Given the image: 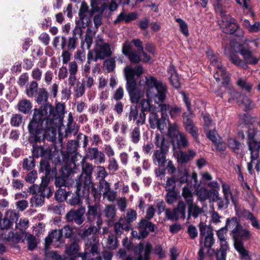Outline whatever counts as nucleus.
<instances>
[{
  "mask_svg": "<svg viewBox=\"0 0 260 260\" xmlns=\"http://www.w3.org/2000/svg\"><path fill=\"white\" fill-rule=\"evenodd\" d=\"M156 142L155 144L157 146L159 145L160 149L158 150H155L152 156V159L154 164L157 163L159 167H164L165 163L166 162V154L169 150V146L165 144V139L160 136L158 134H156L155 136Z\"/></svg>",
  "mask_w": 260,
  "mask_h": 260,
  "instance_id": "nucleus-8",
  "label": "nucleus"
},
{
  "mask_svg": "<svg viewBox=\"0 0 260 260\" xmlns=\"http://www.w3.org/2000/svg\"><path fill=\"white\" fill-rule=\"evenodd\" d=\"M87 227V225L83 228L81 226L78 231L79 236L83 240H86L89 236H94L98 231V228L94 226H90L86 228Z\"/></svg>",
  "mask_w": 260,
  "mask_h": 260,
  "instance_id": "nucleus-34",
  "label": "nucleus"
},
{
  "mask_svg": "<svg viewBox=\"0 0 260 260\" xmlns=\"http://www.w3.org/2000/svg\"><path fill=\"white\" fill-rule=\"evenodd\" d=\"M65 105L58 103L55 107L48 102L34 109L28 130H61L63 125Z\"/></svg>",
  "mask_w": 260,
  "mask_h": 260,
  "instance_id": "nucleus-1",
  "label": "nucleus"
},
{
  "mask_svg": "<svg viewBox=\"0 0 260 260\" xmlns=\"http://www.w3.org/2000/svg\"><path fill=\"white\" fill-rule=\"evenodd\" d=\"M186 205L185 202L179 201L177 207L172 210L167 209L166 217L168 219L178 220L179 219H185L186 216Z\"/></svg>",
  "mask_w": 260,
  "mask_h": 260,
  "instance_id": "nucleus-13",
  "label": "nucleus"
},
{
  "mask_svg": "<svg viewBox=\"0 0 260 260\" xmlns=\"http://www.w3.org/2000/svg\"><path fill=\"white\" fill-rule=\"evenodd\" d=\"M48 160L46 159L40 161V169L42 171H45L47 175L50 176L51 174L52 169H51Z\"/></svg>",
  "mask_w": 260,
  "mask_h": 260,
  "instance_id": "nucleus-62",
  "label": "nucleus"
},
{
  "mask_svg": "<svg viewBox=\"0 0 260 260\" xmlns=\"http://www.w3.org/2000/svg\"><path fill=\"white\" fill-rule=\"evenodd\" d=\"M38 84L37 81H31L29 85L26 86L25 93L29 98L35 96L38 91Z\"/></svg>",
  "mask_w": 260,
  "mask_h": 260,
  "instance_id": "nucleus-42",
  "label": "nucleus"
},
{
  "mask_svg": "<svg viewBox=\"0 0 260 260\" xmlns=\"http://www.w3.org/2000/svg\"><path fill=\"white\" fill-rule=\"evenodd\" d=\"M252 101L247 96L243 94L241 100L238 101V105H244L245 107V110H248L252 107Z\"/></svg>",
  "mask_w": 260,
  "mask_h": 260,
  "instance_id": "nucleus-60",
  "label": "nucleus"
},
{
  "mask_svg": "<svg viewBox=\"0 0 260 260\" xmlns=\"http://www.w3.org/2000/svg\"><path fill=\"white\" fill-rule=\"evenodd\" d=\"M194 115L192 111L184 112L182 114L183 123L185 130H196L193 119Z\"/></svg>",
  "mask_w": 260,
  "mask_h": 260,
  "instance_id": "nucleus-30",
  "label": "nucleus"
},
{
  "mask_svg": "<svg viewBox=\"0 0 260 260\" xmlns=\"http://www.w3.org/2000/svg\"><path fill=\"white\" fill-rule=\"evenodd\" d=\"M110 185L107 181H99L97 188L92 182V187L89 190H83V194L87 200H89L90 196H92L95 202L99 201L101 198L102 192L109 190Z\"/></svg>",
  "mask_w": 260,
  "mask_h": 260,
  "instance_id": "nucleus-11",
  "label": "nucleus"
},
{
  "mask_svg": "<svg viewBox=\"0 0 260 260\" xmlns=\"http://www.w3.org/2000/svg\"><path fill=\"white\" fill-rule=\"evenodd\" d=\"M153 99H149L147 98V99H143L141 100L140 104L141 106V110L142 111L146 112H153L155 109V107L151 104V102Z\"/></svg>",
  "mask_w": 260,
  "mask_h": 260,
  "instance_id": "nucleus-47",
  "label": "nucleus"
},
{
  "mask_svg": "<svg viewBox=\"0 0 260 260\" xmlns=\"http://www.w3.org/2000/svg\"><path fill=\"white\" fill-rule=\"evenodd\" d=\"M130 229L129 223L125 222L124 221H123L122 223L118 222L114 224V232L117 236H120L123 234L124 231H128Z\"/></svg>",
  "mask_w": 260,
  "mask_h": 260,
  "instance_id": "nucleus-38",
  "label": "nucleus"
},
{
  "mask_svg": "<svg viewBox=\"0 0 260 260\" xmlns=\"http://www.w3.org/2000/svg\"><path fill=\"white\" fill-rule=\"evenodd\" d=\"M104 213L106 218L109 220H112L116 216V209L115 206L114 205H107Z\"/></svg>",
  "mask_w": 260,
  "mask_h": 260,
  "instance_id": "nucleus-45",
  "label": "nucleus"
},
{
  "mask_svg": "<svg viewBox=\"0 0 260 260\" xmlns=\"http://www.w3.org/2000/svg\"><path fill=\"white\" fill-rule=\"evenodd\" d=\"M16 216V214L15 213L11 212L10 215V219H8L7 217H5L3 220L1 219L0 221V228L2 230H6L10 228V226L12 224L14 220V218L13 217H15Z\"/></svg>",
  "mask_w": 260,
  "mask_h": 260,
  "instance_id": "nucleus-43",
  "label": "nucleus"
},
{
  "mask_svg": "<svg viewBox=\"0 0 260 260\" xmlns=\"http://www.w3.org/2000/svg\"><path fill=\"white\" fill-rule=\"evenodd\" d=\"M211 254H207L211 258H215L216 260H225L226 252L218 249L215 250L212 249Z\"/></svg>",
  "mask_w": 260,
  "mask_h": 260,
  "instance_id": "nucleus-46",
  "label": "nucleus"
},
{
  "mask_svg": "<svg viewBox=\"0 0 260 260\" xmlns=\"http://www.w3.org/2000/svg\"><path fill=\"white\" fill-rule=\"evenodd\" d=\"M77 167H73L69 165L64 166L58 173L56 167L52 168L50 178H54V184L56 187L60 188L66 186L67 180L70 176L77 172Z\"/></svg>",
  "mask_w": 260,
  "mask_h": 260,
  "instance_id": "nucleus-7",
  "label": "nucleus"
},
{
  "mask_svg": "<svg viewBox=\"0 0 260 260\" xmlns=\"http://www.w3.org/2000/svg\"><path fill=\"white\" fill-rule=\"evenodd\" d=\"M88 210L86 214L88 221L91 223L94 224L95 222L98 226H101L102 220L101 212L98 211V204L95 203L94 205H90L88 201Z\"/></svg>",
  "mask_w": 260,
  "mask_h": 260,
  "instance_id": "nucleus-17",
  "label": "nucleus"
},
{
  "mask_svg": "<svg viewBox=\"0 0 260 260\" xmlns=\"http://www.w3.org/2000/svg\"><path fill=\"white\" fill-rule=\"evenodd\" d=\"M222 189L224 199L225 201V204L226 205V208L230 203V199L231 200L233 204L236 206L237 201L231 191L230 185L226 183H222Z\"/></svg>",
  "mask_w": 260,
  "mask_h": 260,
  "instance_id": "nucleus-31",
  "label": "nucleus"
},
{
  "mask_svg": "<svg viewBox=\"0 0 260 260\" xmlns=\"http://www.w3.org/2000/svg\"><path fill=\"white\" fill-rule=\"evenodd\" d=\"M139 239L146 238L149 232H154L155 225L149 221V219L142 218L138 223Z\"/></svg>",
  "mask_w": 260,
  "mask_h": 260,
  "instance_id": "nucleus-19",
  "label": "nucleus"
},
{
  "mask_svg": "<svg viewBox=\"0 0 260 260\" xmlns=\"http://www.w3.org/2000/svg\"><path fill=\"white\" fill-rule=\"evenodd\" d=\"M176 21L179 24L180 31L186 37L189 35L188 25L187 23L181 18L176 19Z\"/></svg>",
  "mask_w": 260,
  "mask_h": 260,
  "instance_id": "nucleus-57",
  "label": "nucleus"
},
{
  "mask_svg": "<svg viewBox=\"0 0 260 260\" xmlns=\"http://www.w3.org/2000/svg\"><path fill=\"white\" fill-rule=\"evenodd\" d=\"M221 27L224 33L233 35L238 38H242L244 36V31L236 23V20L230 16H222Z\"/></svg>",
  "mask_w": 260,
  "mask_h": 260,
  "instance_id": "nucleus-9",
  "label": "nucleus"
},
{
  "mask_svg": "<svg viewBox=\"0 0 260 260\" xmlns=\"http://www.w3.org/2000/svg\"><path fill=\"white\" fill-rule=\"evenodd\" d=\"M236 250L239 253L242 260H251V256L249 254L248 251L245 249L244 246L237 247L235 248Z\"/></svg>",
  "mask_w": 260,
  "mask_h": 260,
  "instance_id": "nucleus-59",
  "label": "nucleus"
},
{
  "mask_svg": "<svg viewBox=\"0 0 260 260\" xmlns=\"http://www.w3.org/2000/svg\"><path fill=\"white\" fill-rule=\"evenodd\" d=\"M230 98L228 99L229 103H232L233 101H236L238 104V101L241 99L243 94L237 92L234 88H230L228 91Z\"/></svg>",
  "mask_w": 260,
  "mask_h": 260,
  "instance_id": "nucleus-51",
  "label": "nucleus"
},
{
  "mask_svg": "<svg viewBox=\"0 0 260 260\" xmlns=\"http://www.w3.org/2000/svg\"><path fill=\"white\" fill-rule=\"evenodd\" d=\"M144 88L148 99H153L156 104L165 102L168 91L167 87L161 81L157 80L152 76L145 77Z\"/></svg>",
  "mask_w": 260,
  "mask_h": 260,
  "instance_id": "nucleus-4",
  "label": "nucleus"
},
{
  "mask_svg": "<svg viewBox=\"0 0 260 260\" xmlns=\"http://www.w3.org/2000/svg\"><path fill=\"white\" fill-rule=\"evenodd\" d=\"M77 187L75 193L73 194L71 198L68 200V203L72 206L81 205L82 203L81 197L85 196L83 194V187H79L78 184H76Z\"/></svg>",
  "mask_w": 260,
  "mask_h": 260,
  "instance_id": "nucleus-28",
  "label": "nucleus"
},
{
  "mask_svg": "<svg viewBox=\"0 0 260 260\" xmlns=\"http://www.w3.org/2000/svg\"><path fill=\"white\" fill-rule=\"evenodd\" d=\"M28 140L32 145L31 150L32 156L36 158L44 157L50 159L51 149L49 146H36V144L42 141L47 140L48 141H56V131H28Z\"/></svg>",
  "mask_w": 260,
  "mask_h": 260,
  "instance_id": "nucleus-2",
  "label": "nucleus"
},
{
  "mask_svg": "<svg viewBox=\"0 0 260 260\" xmlns=\"http://www.w3.org/2000/svg\"><path fill=\"white\" fill-rule=\"evenodd\" d=\"M85 208L80 206L77 209H71L66 215V219L68 222L75 223L77 225L82 224L85 220L84 215Z\"/></svg>",
  "mask_w": 260,
  "mask_h": 260,
  "instance_id": "nucleus-16",
  "label": "nucleus"
},
{
  "mask_svg": "<svg viewBox=\"0 0 260 260\" xmlns=\"http://www.w3.org/2000/svg\"><path fill=\"white\" fill-rule=\"evenodd\" d=\"M167 135L171 138V143L175 149L176 148L179 150L188 147L189 142L183 133L179 131H168Z\"/></svg>",
  "mask_w": 260,
  "mask_h": 260,
  "instance_id": "nucleus-14",
  "label": "nucleus"
},
{
  "mask_svg": "<svg viewBox=\"0 0 260 260\" xmlns=\"http://www.w3.org/2000/svg\"><path fill=\"white\" fill-rule=\"evenodd\" d=\"M63 151H61L59 154L58 152L54 154H51V157L50 159L52 160V162L55 165H61L64 164L65 166L69 165V166L73 167V164L71 162L70 159L64 160V156L63 155Z\"/></svg>",
  "mask_w": 260,
  "mask_h": 260,
  "instance_id": "nucleus-35",
  "label": "nucleus"
},
{
  "mask_svg": "<svg viewBox=\"0 0 260 260\" xmlns=\"http://www.w3.org/2000/svg\"><path fill=\"white\" fill-rule=\"evenodd\" d=\"M199 230L200 238L203 239V237H205L206 235H209L210 233L213 234L211 227L203 223H201L199 224Z\"/></svg>",
  "mask_w": 260,
  "mask_h": 260,
  "instance_id": "nucleus-48",
  "label": "nucleus"
},
{
  "mask_svg": "<svg viewBox=\"0 0 260 260\" xmlns=\"http://www.w3.org/2000/svg\"><path fill=\"white\" fill-rule=\"evenodd\" d=\"M169 121L168 114L161 113V117L159 118L156 113L152 112L150 113L149 123L151 128H157L158 130H164Z\"/></svg>",
  "mask_w": 260,
  "mask_h": 260,
  "instance_id": "nucleus-15",
  "label": "nucleus"
},
{
  "mask_svg": "<svg viewBox=\"0 0 260 260\" xmlns=\"http://www.w3.org/2000/svg\"><path fill=\"white\" fill-rule=\"evenodd\" d=\"M152 245L150 243H147L145 246L142 243H140L135 246L134 252L137 260H149Z\"/></svg>",
  "mask_w": 260,
  "mask_h": 260,
  "instance_id": "nucleus-18",
  "label": "nucleus"
},
{
  "mask_svg": "<svg viewBox=\"0 0 260 260\" xmlns=\"http://www.w3.org/2000/svg\"><path fill=\"white\" fill-rule=\"evenodd\" d=\"M207 56L211 64L215 66L219 70L221 74H224L225 70L221 64L220 57L217 55L214 54L212 51H208L207 52Z\"/></svg>",
  "mask_w": 260,
  "mask_h": 260,
  "instance_id": "nucleus-33",
  "label": "nucleus"
},
{
  "mask_svg": "<svg viewBox=\"0 0 260 260\" xmlns=\"http://www.w3.org/2000/svg\"><path fill=\"white\" fill-rule=\"evenodd\" d=\"M36 161L32 156L23 159L22 161V168L24 170L30 171L35 166Z\"/></svg>",
  "mask_w": 260,
  "mask_h": 260,
  "instance_id": "nucleus-44",
  "label": "nucleus"
},
{
  "mask_svg": "<svg viewBox=\"0 0 260 260\" xmlns=\"http://www.w3.org/2000/svg\"><path fill=\"white\" fill-rule=\"evenodd\" d=\"M126 117H128L129 121H135L138 116V110L136 105H131L129 112L125 113Z\"/></svg>",
  "mask_w": 260,
  "mask_h": 260,
  "instance_id": "nucleus-49",
  "label": "nucleus"
},
{
  "mask_svg": "<svg viewBox=\"0 0 260 260\" xmlns=\"http://www.w3.org/2000/svg\"><path fill=\"white\" fill-rule=\"evenodd\" d=\"M45 198L40 194H35L30 200L32 206L39 207L42 206L44 203Z\"/></svg>",
  "mask_w": 260,
  "mask_h": 260,
  "instance_id": "nucleus-50",
  "label": "nucleus"
},
{
  "mask_svg": "<svg viewBox=\"0 0 260 260\" xmlns=\"http://www.w3.org/2000/svg\"><path fill=\"white\" fill-rule=\"evenodd\" d=\"M79 143L76 140H70L68 142L67 150L63 151L64 160L70 159L73 167H77L76 161L79 153L77 152Z\"/></svg>",
  "mask_w": 260,
  "mask_h": 260,
  "instance_id": "nucleus-12",
  "label": "nucleus"
},
{
  "mask_svg": "<svg viewBox=\"0 0 260 260\" xmlns=\"http://www.w3.org/2000/svg\"><path fill=\"white\" fill-rule=\"evenodd\" d=\"M126 82V89L129 95L132 103L137 104L141 99L140 91L137 88V80L144 73L141 64H138L135 68L126 67L124 69Z\"/></svg>",
  "mask_w": 260,
  "mask_h": 260,
  "instance_id": "nucleus-3",
  "label": "nucleus"
},
{
  "mask_svg": "<svg viewBox=\"0 0 260 260\" xmlns=\"http://www.w3.org/2000/svg\"><path fill=\"white\" fill-rule=\"evenodd\" d=\"M174 176L177 182H179L180 185H181L187 182L189 174L187 169H178L177 173L174 174Z\"/></svg>",
  "mask_w": 260,
  "mask_h": 260,
  "instance_id": "nucleus-36",
  "label": "nucleus"
},
{
  "mask_svg": "<svg viewBox=\"0 0 260 260\" xmlns=\"http://www.w3.org/2000/svg\"><path fill=\"white\" fill-rule=\"evenodd\" d=\"M214 234H210L203 237V239L200 238V246L207 249V254H211L212 251V247L215 243V239L213 237Z\"/></svg>",
  "mask_w": 260,
  "mask_h": 260,
  "instance_id": "nucleus-27",
  "label": "nucleus"
},
{
  "mask_svg": "<svg viewBox=\"0 0 260 260\" xmlns=\"http://www.w3.org/2000/svg\"><path fill=\"white\" fill-rule=\"evenodd\" d=\"M105 70L108 72H112L115 68V60L114 58H110L104 62Z\"/></svg>",
  "mask_w": 260,
  "mask_h": 260,
  "instance_id": "nucleus-58",
  "label": "nucleus"
},
{
  "mask_svg": "<svg viewBox=\"0 0 260 260\" xmlns=\"http://www.w3.org/2000/svg\"><path fill=\"white\" fill-rule=\"evenodd\" d=\"M61 236H64L66 238H70L73 234V229L69 225L64 226V227L59 230Z\"/></svg>",
  "mask_w": 260,
  "mask_h": 260,
  "instance_id": "nucleus-63",
  "label": "nucleus"
},
{
  "mask_svg": "<svg viewBox=\"0 0 260 260\" xmlns=\"http://www.w3.org/2000/svg\"><path fill=\"white\" fill-rule=\"evenodd\" d=\"M36 101L39 104H44L48 101L49 93L47 90L44 88H39L36 94Z\"/></svg>",
  "mask_w": 260,
  "mask_h": 260,
  "instance_id": "nucleus-37",
  "label": "nucleus"
},
{
  "mask_svg": "<svg viewBox=\"0 0 260 260\" xmlns=\"http://www.w3.org/2000/svg\"><path fill=\"white\" fill-rule=\"evenodd\" d=\"M182 196L184 198L187 204L193 202L192 193L187 186H184L183 188Z\"/></svg>",
  "mask_w": 260,
  "mask_h": 260,
  "instance_id": "nucleus-55",
  "label": "nucleus"
},
{
  "mask_svg": "<svg viewBox=\"0 0 260 260\" xmlns=\"http://www.w3.org/2000/svg\"><path fill=\"white\" fill-rule=\"evenodd\" d=\"M138 14L136 12H132L126 14L124 12L120 13L114 20V24H117L120 22L124 21L125 23H129L132 21L137 19Z\"/></svg>",
  "mask_w": 260,
  "mask_h": 260,
  "instance_id": "nucleus-32",
  "label": "nucleus"
},
{
  "mask_svg": "<svg viewBox=\"0 0 260 260\" xmlns=\"http://www.w3.org/2000/svg\"><path fill=\"white\" fill-rule=\"evenodd\" d=\"M166 195V201L168 204L171 205L177 200V194L175 190L168 189Z\"/></svg>",
  "mask_w": 260,
  "mask_h": 260,
  "instance_id": "nucleus-53",
  "label": "nucleus"
},
{
  "mask_svg": "<svg viewBox=\"0 0 260 260\" xmlns=\"http://www.w3.org/2000/svg\"><path fill=\"white\" fill-rule=\"evenodd\" d=\"M78 38L77 37L72 36L69 37L67 41L65 36L61 37V47L64 50L66 47H67L68 50H74L77 47Z\"/></svg>",
  "mask_w": 260,
  "mask_h": 260,
  "instance_id": "nucleus-29",
  "label": "nucleus"
},
{
  "mask_svg": "<svg viewBox=\"0 0 260 260\" xmlns=\"http://www.w3.org/2000/svg\"><path fill=\"white\" fill-rule=\"evenodd\" d=\"M238 86L242 90H245L248 92H250L252 89V85L247 82L245 80L240 78L237 80Z\"/></svg>",
  "mask_w": 260,
  "mask_h": 260,
  "instance_id": "nucleus-54",
  "label": "nucleus"
},
{
  "mask_svg": "<svg viewBox=\"0 0 260 260\" xmlns=\"http://www.w3.org/2000/svg\"><path fill=\"white\" fill-rule=\"evenodd\" d=\"M158 104L159 111L163 114H167L169 111V114L172 119H177L178 118L182 112L181 106L176 105H169L168 104L159 103Z\"/></svg>",
  "mask_w": 260,
  "mask_h": 260,
  "instance_id": "nucleus-20",
  "label": "nucleus"
},
{
  "mask_svg": "<svg viewBox=\"0 0 260 260\" xmlns=\"http://www.w3.org/2000/svg\"><path fill=\"white\" fill-rule=\"evenodd\" d=\"M80 247L78 244L76 242H73L71 243L66 249V252L69 256V259L74 256H76V254H78Z\"/></svg>",
  "mask_w": 260,
  "mask_h": 260,
  "instance_id": "nucleus-41",
  "label": "nucleus"
},
{
  "mask_svg": "<svg viewBox=\"0 0 260 260\" xmlns=\"http://www.w3.org/2000/svg\"><path fill=\"white\" fill-rule=\"evenodd\" d=\"M196 155V151L191 149H188L187 152L181 150H177L175 152L177 162L179 165H181L185 164L189 160L192 159Z\"/></svg>",
  "mask_w": 260,
  "mask_h": 260,
  "instance_id": "nucleus-23",
  "label": "nucleus"
},
{
  "mask_svg": "<svg viewBox=\"0 0 260 260\" xmlns=\"http://www.w3.org/2000/svg\"><path fill=\"white\" fill-rule=\"evenodd\" d=\"M236 215L246 220H250L251 225L254 228L259 230L260 223L257 218L249 210L246 209L236 210Z\"/></svg>",
  "mask_w": 260,
  "mask_h": 260,
  "instance_id": "nucleus-21",
  "label": "nucleus"
},
{
  "mask_svg": "<svg viewBox=\"0 0 260 260\" xmlns=\"http://www.w3.org/2000/svg\"><path fill=\"white\" fill-rule=\"evenodd\" d=\"M88 12V7L86 3L82 2L79 12L80 19L76 21L78 25L85 28L88 26L90 22V19L85 15Z\"/></svg>",
  "mask_w": 260,
  "mask_h": 260,
  "instance_id": "nucleus-25",
  "label": "nucleus"
},
{
  "mask_svg": "<svg viewBox=\"0 0 260 260\" xmlns=\"http://www.w3.org/2000/svg\"><path fill=\"white\" fill-rule=\"evenodd\" d=\"M94 51L97 52L104 59L110 57L112 54L110 44L104 43L103 40L96 42Z\"/></svg>",
  "mask_w": 260,
  "mask_h": 260,
  "instance_id": "nucleus-24",
  "label": "nucleus"
},
{
  "mask_svg": "<svg viewBox=\"0 0 260 260\" xmlns=\"http://www.w3.org/2000/svg\"><path fill=\"white\" fill-rule=\"evenodd\" d=\"M188 206V218L192 216L194 218H197L202 212V209L198 206L193 204V202L187 204Z\"/></svg>",
  "mask_w": 260,
  "mask_h": 260,
  "instance_id": "nucleus-40",
  "label": "nucleus"
},
{
  "mask_svg": "<svg viewBox=\"0 0 260 260\" xmlns=\"http://www.w3.org/2000/svg\"><path fill=\"white\" fill-rule=\"evenodd\" d=\"M229 147L233 149L234 152L238 153L241 147V143L235 139L230 138L228 139Z\"/></svg>",
  "mask_w": 260,
  "mask_h": 260,
  "instance_id": "nucleus-52",
  "label": "nucleus"
},
{
  "mask_svg": "<svg viewBox=\"0 0 260 260\" xmlns=\"http://www.w3.org/2000/svg\"><path fill=\"white\" fill-rule=\"evenodd\" d=\"M206 135L207 138L214 144L221 139V137L217 133V131H208Z\"/></svg>",
  "mask_w": 260,
  "mask_h": 260,
  "instance_id": "nucleus-64",
  "label": "nucleus"
},
{
  "mask_svg": "<svg viewBox=\"0 0 260 260\" xmlns=\"http://www.w3.org/2000/svg\"><path fill=\"white\" fill-rule=\"evenodd\" d=\"M176 182H177L174 175H173L171 177L168 178L166 183L164 186L166 190H167L168 189H170L171 190H175Z\"/></svg>",
  "mask_w": 260,
  "mask_h": 260,
  "instance_id": "nucleus-61",
  "label": "nucleus"
},
{
  "mask_svg": "<svg viewBox=\"0 0 260 260\" xmlns=\"http://www.w3.org/2000/svg\"><path fill=\"white\" fill-rule=\"evenodd\" d=\"M87 156L90 160H95L97 164H102L105 161L104 154L99 151L97 148H88Z\"/></svg>",
  "mask_w": 260,
  "mask_h": 260,
  "instance_id": "nucleus-26",
  "label": "nucleus"
},
{
  "mask_svg": "<svg viewBox=\"0 0 260 260\" xmlns=\"http://www.w3.org/2000/svg\"><path fill=\"white\" fill-rule=\"evenodd\" d=\"M63 242L62 236L59 230H55L52 231L45 238V250H47L51 244H53L55 247H59L60 244Z\"/></svg>",
  "mask_w": 260,
  "mask_h": 260,
  "instance_id": "nucleus-22",
  "label": "nucleus"
},
{
  "mask_svg": "<svg viewBox=\"0 0 260 260\" xmlns=\"http://www.w3.org/2000/svg\"><path fill=\"white\" fill-rule=\"evenodd\" d=\"M247 144L252 160L256 158L260 149V131H247Z\"/></svg>",
  "mask_w": 260,
  "mask_h": 260,
  "instance_id": "nucleus-10",
  "label": "nucleus"
},
{
  "mask_svg": "<svg viewBox=\"0 0 260 260\" xmlns=\"http://www.w3.org/2000/svg\"><path fill=\"white\" fill-rule=\"evenodd\" d=\"M227 226H229V229L231 230L230 235L234 240L235 248L244 246V242L250 239L251 237L250 231L243 228L237 217L228 218Z\"/></svg>",
  "mask_w": 260,
  "mask_h": 260,
  "instance_id": "nucleus-5",
  "label": "nucleus"
},
{
  "mask_svg": "<svg viewBox=\"0 0 260 260\" xmlns=\"http://www.w3.org/2000/svg\"><path fill=\"white\" fill-rule=\"evenodd\" d=\"M82 172L76 179V183L79 187H83V190H89L92 187V177L94 166L85 161L84 158L81 161Z\"/></svg>",
  "mask_w": 260,
  "mask_h": 260,
  "instance_id": "nucleus-6",
  "label": "nucleus"
},
{
  "mask_svg": "<svg viewBox=\"0 0 260 260\" xmlns=\"http://www.w3.org/2000/svg\"><path fill=\"white\" fill-rule=\"evenodd\" d=\"M108 248L111 250L115 249L118 246L117 239L112 235H109L107 242Z\"/></svg>",
  "mask_w": 260,
  "mask_h": 260,
  "instance_id": "nucleus-56",
  "label": "nucleus"
},
{
  "mask_svg": "<svg viewBox=\"0 0 260 260\" xmlns=\"http://www.w3.org/2000/svg\"><path fill=\"white\" fill-rule=\"evenodd\" d=\"M17 107L20 112L24 114H27L30 112L32 105L29 100L24 99L19 102Z\"/></svg>",
  "mask_w": 260,
  "mask_h": 260,
  "instance_id": "nucleus-39",
  "label": "nucleus"
}]
</instances>
